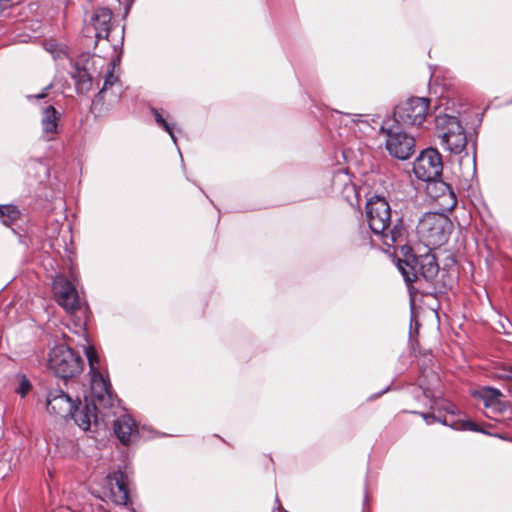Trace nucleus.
Returning a JSON list of instances; mask_svg holds the SVG:
<instances>
[{
	"label": "nucleus",
	"mask_w": 512,
	"mask_h": 512,
	"mask_svg": "<svg viewBox=\"0 0 512 512\" xmlns=\"http://www.w3.org/2000/svg\"><path fill=\"white\" fill-rule=\"evenodd\" d=\"M427 183L428 195L438 203L443 211H450L456 206L457 199L455 193L447 183L439 178Z\"/></svg>",
	"instance_id": "1a4fd4ad"
},
{
	"label": "nucleus",
	"mask_w": 512,
	"mask_h": 512,
	"mask_svg": "<svg viewBox=\"0 0 512 512\" xmlns=\"http://www.w3.org/2000/svg\"><path fill=\"white\" fill-rule=\"evenodd\" d=\"M107 485L110 489V497L117 505H127L129 502L125 476L121 471L113 472L107 476Z\"/></svg>",
	"instance_id": "dca6fc26"
},
{
	"label": "nucleus",
	"mask_w": 512,
	"mask_h": 512,
	"mask_svg": "<svg viewBox=\"0 0 512 512\" xmlns=\"http://www.w3.org/2000/svg\"><path fill=\"white\" fill-rule=\"evenodd\" d=\"M366 219L372 233L385 246L392 247L401 241L404 233L401 224H393L388 202L379 196L369 199L366 204Z\"/></svg>",
	"instance_id": "f257e3e1"
},
{
	"label": "nucleus",
	"mask_w": 512,
	"mask_h": 512,
	"mask_svg": "<svg viewBox=\"0 0 512 512\" xmlns=\"http://www.w3.org/2000/svg\"><path fill=\"white\" fill-rule=\"evenodd\" d=\"M419 273L426 279L432 280L439 272L436 257L433 254L419 256L416 260Z\"/></svg>",
	"instance_id": "6ab92c4d"
},
{
	"label": "nucleus",
	"mask_w": 512,
	"mask_h": 512,
	"mask_svg": "<svg viewBox=\"0 0 512 512\" xmlns=\"http://www.w3.org/2000/svg\"><path fill=\"white\" fill-rule=\"evenodd\" d=\"M53 289L58 304L66 311L75 312L80 308L81 301L78 292L74 285L64 276H56L53 283Z\"/></svg>",
	"instance_id": "6e6552de"
},
{
	"label": "nucleus",
	"mask_w": 512,
	"mask_h": 512,
	"mask_svg": "<svg viewBox=\"0 0 512 512\" xmlns=\"http://www.w3.org/2000/svg\"><path fill=\"white\" fill-rule=\"evenodd\" d=\"M477 394L483 400L484 406L488 409V417H493L492 414H503L509 411V405L500 400L502 393L499 389L483 387Z\"/></svg>",
	"instance_id": "2eb2a0df"
},
{
	"label": "nucleus",
	"mask_w": 512,
	"mask_h": 512,
	"mask_svg": "<svg viewBox=\"0 0 512 512\" xmlns=\"http://www.w3.org/2000/svg\"><path fill=\"white\" fill-rule=\"evenodd\" d=\"M361 117H362V115H361V114H354V115H353V119H352V121H354V122H356V121H360V118H361Z\"/></svg>",
	"instance_id": "72a5a7b5"
},
{
	"label": "nucleus",
	"mask_w": 512,
	"mask_h": 512,
	"mask_svg": "<svg viewBox=\"0 0 512 512\" xmlns=\"http://www.w3.org/2000/svg\"><path fill=\"white\" fill-rule=\"evenodd\" d=\"M380 132L385 136V147L389 155L399 159L407 160L415 153V138L409 135L398 125H389L385 122Z\"/></svg>",
	"instance_id": "7ed1b4c3"
},
{
	"label": "nucleus",
	"mask_w": 512,
	"mask_h": 512,
	"mask_svg": "<svg viewBox=\"0 0 512 512\" xmlns=\"http://www.w3.org/2000/svg\"><path fill=\"white\" fill-rule=\"evenodd\" d=\"M40 124L42 137L46 141L54 140L59 133L61 113L53 105H44L40 108Z\"/></svg>",
	"instance_id": "ddd939ff"
},
{
	"label": "nucleus",
	"mask_w": 512,
	"mask_h": 512,
	"mask_svg": "<svg viewBox=\"0 0 512 512\" xmlns=\"http://www.w3.org/2000/svg\"><path fill=\"white\" fill-rule=\"evenodd\" d=\"M85 353L91 373L90 394L85 398H88V402L91 406H94V409H99L101 416H113L116 414L119 401L113 395L108 379H106L96 367L98 355L95 349L88 346Z\"/></svg>",
	"instance_id": "f03ea898"
},
{
	"label": "nucleus",
	"mask_w": 512,
	"mask_h": 512,
	"mask_svg": "<svg viewBox=\"0 0 512 512\" xmlns=\"http://www.w3.org/2000/svg\"><path fill=\"white\" fill-rule=\"evenodd\" d=\"M72 78L75 80L77 90L89 91L92 87V78L87 72L86 68L80 67L78 63L74 65V71L71 73Z\"/></svg>",
	"instance_id": "412c9836"
},
{
	"label": "nucleus",
	"mask_w": 512,
	"mask_h": 512,
	"mask_svg": "<svg viewBox=\"0 0 512 512\" xmlns=\"http://www.w3.org/2000/svg\"><path fill=\"white\" fill-rule=\"evenodd\" d=\"M449 139L444 150L452 154H460L468 144L467 134L464 128L455 132Z\"/></svg>",
	"instance_id": "aec40b11"
},
{
	"label": "nucleus",
	"mask_w": 512,
	"mask_h": 512,
	"mask_svg": "<svg viewBox=\"0 0 512 512\" xmlns=\"http://www.w3.org/2000/svg\"><path fill=\"white\" fill-rule=\"evenodd\" d=\"M430 100L422 97H412L400 102L394 109V124L400 127H419L425 121Z\"/></svg>",
	"instance_id": "20e7f679"
},
{
	"label": "nucleus",
	"mask_w": 512,
	"mask_h": 512,
	"mask_svg": "<svg viewBox=\"0 0 512 512\" xmlns=\"http://www.w3.org/2000/svg\"><path fill=\"white\" fill-rule=\"evenodd\" d=\"M495 376L499 379L512 380V367L503 366L501 368H498L495 373Z\"/></svg>",
	"instance_id": "bb28decb"
},
{
	"label": "nucleus",
	"mask_w": 512,
	"mask_h": 512,
	"mask_svg": "<svg viewBox=\"0 0 512 512\" xmlns=\"http://www.w3.org/2000/svg\"><path fill=\"white\" fill-rule=\"evenodd\" d=\"M424 420L426 421L427 424H432L436 421H440L438 418H436L435 415L433 414H422Z\"/></svg>",
	"instance_id": "c85d7f7f"
},
{
	"label": "nucleus",
	"mask_w": 512,
	"mask_h": 512,
	"mask_svg": "<svg viewBox=\"0 0 512 512\" xmlns=\"http://www.w3.org/2000/svg\"><path fill=\"white\" fill-rule=\"evenodd\" d=\"M116 63L114 61L110 62L108 65V69L104 78V84L102 89L100 90L99 94L104 93L108 88L112 87L114 84L118 81V76L115 75L114 69H115Z\"/></svg>",
	"instance_id": "b1692460"
},
{
	"label": "nucleus",
	"mask_w": 512,
	"mask_h": 512,
	"mask_svg": "<svg viewBox=\"0 0 512 512\" xmlns=\"http://www.w3.org/2000/svg\"><path fill=\"white\" fill-rule=\"evenodd\" d=\"M114 432L119 441L124 445L133 443L138 437L135 421L126 414L114 421Z\"/></svg>",
	"instance_id": "f3484780"
},
{
	"label": "nucleus",
	"mask_w": 512,
	"mask_h": 512,
	"mask_svg": "<svg viewBox=\"0 0 512 512\" xmlns=\"http://www.w3.org/2000/svg\"><path fill=\"white\" fill-rule=\"evenodd\" d=\"M155 121L160 125L171 137L172 141L176 144V137L173 132V128L169 122H167L157 109H152Z\"/></svg>",
	"instance_id": "a878e982"
},
{
	"label": "nucleus",
	"mask_w": 512,
	"mask_h": 512,
	"mask_svg": "<svg viewBox=\"0 0 512 512\" xmlns=\"http://www.w3.org/2000/svg\"><path fill=\"white\" fill-rule=\"evenodd\" d=\"M275 503H276V506H277V507H276V509H277L279 512H288V511H286V510L282 507V505H281V503H280V500H279V498H278V496H277V495H276V498H275Z\"/></svg>",
	"instance_id": "473e14b6"
},
{
	"label": "nucleus",
	"mask_w": 512,
	"mask_h": 512,
	"mask_svg": "<svg viewBox=\"0 0 512 512\" xmlns=\"http://www.w3.org/2000/svg\"><path fill=\"white\" fill-rule=\"evenodd\" d=\"M45 49L52 54L54 59H59L64 56H67L66 47L58 44L55 41H48L45 43Z\"/></svg>",
	"instance_id": "393cba45"
},
{
	"label": "nucleus",
	"mask_w": 512,
	"mask_h": 512,
	"mask_svg": "<svg viewBox=\"0 0 512 512\" xmlns=\"http://www.w3.org/2000/svg\"><path fill=\"white\" fill-rule=\"evenodd\" d=\"M112 11L107 7H100L96 9L89 22L86 24L85 30L87 33L94 32V37L99 39H108L111 31Z\"/></svg>",
	"instance_id": "9d476101"
},
{
	"label": "nucleus",
	"mask_w": 512,
	"mask_h": 512,
	"mask_svg": "<svg viewBox=\"0 0 512 512\" xmlns=\"http://www.w3.org/2000/svg\"><path fill=\"white\" fill-rule=\"evenodd\" d=\"M403 276L406 282H413L416 279V274L410 276L405 270H403Z\"/></svg>",
	"instance_id": "7c9ffc66"
},
{
	"label": "nucleus",
	"mask_w": 512,
	"mask_h": 512,
	"mask_svg": "<svg viewBox=\"0 0 512 512\" xmlns=\"http://www.w3.org/2000/svg\"><path fill=\"white\" fill-rule=\"evenodd\" d=\"M75 406L73 399L60 389L51 390L47 395V410L51 414L67 418L72 414Z\"/></svg>",
	"instance_id": "9b49d317"
},
{
	"label": "nucleus",
	"mask_w": 512,
	"mask_h": 512,
	"mask_svg": "<svg viewBox=\"0 0 512 512\" xmlns=\"http://www.w3.org/2000/svg\"><path fill=\"white\" fill-rule=\"evenodd\" d=\"M449 219L442 213H426L418 224V231L429 243L440 245L446 241Z\"/></svg>",
	"instance_id": "0eeeda50"
},
{
	"label": "nucleus",
	"mask_w": 512,
	"mask_h": 512,
	"mask_svg": "<svg viewBox=\"0 0 512 512\" xmlns=\"http://www.w3.org/2000/svg\"><path fill=\"white\" fill-rule=\"evenodd\" d=\"M443 425L449 426L454 430L460 431H474V432H483L478 426L470 420H458L454 422H448L446 419L440 421Z\"/></svg>",
	"instance_id": "5701e85b"
},
{
	"label": "nucleus",
	"mask_w": 512,
	"mask_h": 512,
	"mask_svg": "<svg viewBox=\"0 0 512 512\" xmlns=\"http://www.w3.org/2000/svg\"><path fill=\"white\" fill-rule=\"evenodd\" d=\"M48 366L61 378H72L82 371V359L66 345H57L49 353Z\"/></svg>",
	"instance_id": "39448f33"
},
{
	"label": "nucleus",
	"mask_w": 512,
	"mask_h": 512,
	"mask_svg": "<svg viewBox=\"0 0 512 512\" xmlns=\"http://www.w3.org/2000/svg\"><path fill=\"white\" fill-rule=\"evenodd\" d=\"M444 409L452 415L456 414L457 412L456 407L453 404H447Z\"/></svg>",
	"instance_id": "2f4dec72"
},
{
	"label": "nucleus",
	"mask_w": 512,
	"mask_h": 512,
	"mask_svg": "<svg viewBox=\"0 0 512 512\" xmlns=\"http://www.w3.org/2000/svg\"><path fill=\"white\" fill-rule=\"evenodd\" d=\"M442 170V157L433 148L423 150L413 163L415 176L425 182L440 178Z\"/></svg>",
	"instance_id": "423d86ee"
},
{
	"label": "nucleus",
	"mask_w": 512,
	"mask_h": 512,
	"mask_svg": "<svg viewBox=\"0 0 512 512\" xmlns=\"http://www.w3.org/2000/svg\"><path fill=\"white\" fill-rule=\"evenodd\" d=\"M74 419L75 423L84 431L90 428L92 421L98 424L100 421H104L110 416H101L99 409H94V406L88 402V398H85V403H79L76 405L70 416Z\"/></svg>",
	"instance_id": "f8f14e48"
},
{
	"label": "nucleus",
	"mask_w": 512,
	"mask_h": 512,
	"mask_svg": "<svg viewBox=\"0 0 512 512\" xmlns=\"http://www.w3.org/2000/svg\"><path fill=\"white\" fill-rule=\"evenodd\" d=\"M461 122L456 116L448 114H440L435 118V129L440 145L444 149L449 142V138L455 133L463 129Z\"/></svg>",
	"instance_id": "4468645a"
},
{
	"label": "nucleus",
	"mask_w": 512,
	"mask_h": 512,
	"mask_svg": "<svg viewBox=\"0 0 512 512\" xmlns=\"http://www.w3.org/2000/svg\"><path fill=\"white\" fill-rule=\"evenodd\" d=\"M51 87H52V84H49V85H47V86L43 89V91H42L41 93H39V94H35V95H29V96H27V98H28L29 100H33V99H35V100H40V99H43V98H45V97L47 96V91H48V90H50V89H51Z\"/></svg>",
	"instance_id": "cd10ccee"
},
{
	"label": "nucleus",
	"mask_w": 512,
	"mask_h": 512,
	"mask_svg": "<svg viewBox=\"0 0 512 512\" xmlns=\"http://www.w3.org/2000/svg\"><path fill=\"white\" fill-rule=\"evenodd\" d=\"M28 389H29V384L24 381V382L21 383V387L19 389V393L22 396H24L27 393Z\"/></svg>",
	"instance_id": "c756f323"
},
{
	"label": "nucleus",
	"mask_w": 512,
	"mask_h": 512,
	"mask_svg": "<svg viewBox=\"0 0 512 512\" xmlns=\"http://www.w3.org/2000/svg\"><path fill=\"white\" fill-rule=\"evenodd\" d=\"M331 186L335 193L345 195L346 197H348L349 193L354 191L350 175L342 168L334 172L331 179Z\"/></svg>",
	"instance_id": "a211bd4d"
},
{
	"label": "nucleus",
	"mask_w": 512,
	"mask_h": 512,
	"mask_svg": "<svg viewBox=\"0 0 512 512\" xmlns=\"http://www.w3.org/2000/svg\"><path fill=\"white\" fill-rule=\"evenodd\" d=\"M20 216L19 210L13 205L0 206V218L4 225L9 226L18 220Z\"/></svg>",
	"instance_id": "4be33fe9"
}]
</instances>
